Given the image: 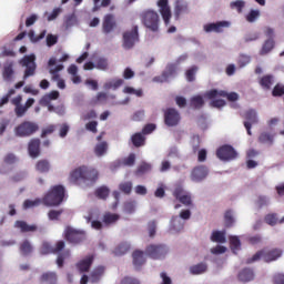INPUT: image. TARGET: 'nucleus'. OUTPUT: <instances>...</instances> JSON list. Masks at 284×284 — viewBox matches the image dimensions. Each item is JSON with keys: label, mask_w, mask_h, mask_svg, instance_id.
I'll use <instances>...</instances> for the list:
<instances>
[{"label": "nucleus", "mask_w": 284, "mask_h": 284, "mask_svg": "<svg viewBox=\"0 0 284 284\" xmlns=\"http://www.w3.org/2000/svg\"><path fill=\"white\" fill-rule=\"evenodd\" d=\"M3 161L7 165H13V163H17V155H14V153H8L3 158Z\"/></svg>", "instance_id": "052dcab7"}, {"label": "nucleus", "mask_w": 284, "mask_h": 284, "mask_svg": "<svg viewBox=\"0 0 284 284\" xmlns=\"http://www.w3.org/2000/svg\"><path fill=\"white\" fill-rule=\"evenodd\" d=\"M260 143H267L268 145H272L274 143V135L267 133V132H262L258 136Z\"/></svg>", "instance_id": "de8ad7c7"}, {"label": "nucleus", "mask_w": 284, "mask_h": 284, "mask_svg": "<svg viewBox=\"0 0 284 284\" xmlns=\"http://www.w3.org/2000/svg\"><path fill=\"white\" fill-rule=\"evenodd\" d=\"M149 236L154 237L156 235V222L152 221L148 224Z\"/></svg>", "instance_id": "69168bd1"}, {"label": "nucleus", "mask_w": 284, "mask_h": 284, "mask_svg": "<svg viewBox=\"0 0 284 284\" xmlns=\"http://www.w3.org/2000/svg\"><path fill=\"white\" fill-rule=\"evenodd\" d=\"M274 45H275L274 39H267L263 43L262 49L260 50L261 57H265V54H270V51L274 50Z\"/></svg>", "instance_id": "72a5a7b5"}, {"label": "nucleus", "mask_w": 284, "mask_h": 284, "mask_svg": "<svg viewBox=\"0 0 284 284\" xmlns=\"http://www.w3.org/2000/svg\"><path fill=\"white\" fill-rule=\"evenodd\" d=\"M95 196L105 201L110 196V189L108 186H100L95 190Z\"/></svg>", "instance_id": "79ce46f5"}, {"label": "nucleus", "mask_w": 284, "mask_h": 284, "mask_svg": "<svg viewBox=\"0 0 284 284\" xmlns=\"http://www.w3.org/2000/svg\"><path fill=\"white\" fill-rule=\"evenodd\" d=\"M223 28H230V22L220 21L215 23H207L204 26L206 32H223Z\"/></svg>", "instance_id": "5701e85b"}, {"label": "nucleus", "mask_w": 284, "mask_h": 284, "mask_svg": "<svg viewBox=\"0 0 284 284\" xmlns=\"http://www.w3.org/2000/svg\"><path fill=\"white\" fill-rule=\"evenodd\" d=\"M131 143L134 148H143L145 145V135L143 133H135L131 136Z\"/></svg>", "instance_id": "2f4dec72"}, {"label": "nucleus", "mask_w": 284, "mask_h": 284, "mask_svg": "<svg viewBox=\"0 0 284 284\" xmlns=\"http://www.w3.org/2000/svg\"><path fill=\"white\" fill-rule=\"evenodd\" d=\"M21 101H23L22 95H17L11 100L12 105H14V114L18 116V119H21V116H26V112H28V109L26 105L21 104Z\"/></svg>", "instance_id": "a211bd4d"}, {"label": "nucleus", "mask_w": 284, "mask_h": 284, "mask_svg": "<svg viewBox=\"0 0 284 284\" xmlns=\"http://www.w3.org/2000/svg\"><path fill=\"white\" fill-rule=\"evenodd\" d=\"M14 227H17L18 230H20L23 234L28 233V232H37V230H39V227L37 226V224H28V222L26 221H16L14 223Z\"/></svg>", "instance_id": "b1692460"}, {"label": "nucleus", "mask_w": 284, "mask_h": 284, "mask_svg": "<svg viewBox=\"0 0 284 284\" xmlns=\"http://www.w3.org/2000/svg\"><path fill=\"white\" fill-rule=\"evenodd\" d=\"M103 274H105V267L104 266H97L90 274V282L91 283H99L101 278L103 277Z\"/></svg>", "instance_id": "393cba45"}, {"label": "nucleus", "mask_w": 284, "mask_h": 284, "mask_svg": "<svg viewBox=\"0 0 284 284\" xmlns=\"http://www.w3.org/2000/svg\"><path fill=\"white\" fill-rule=\"evenodd\" d=\"M32 250H33L32 244L28 240H24L20 244V252L22 256H28L29 254H32Z\"/></svg>", "instance_id": "e433bc0d"}, {"label": "nucleus", "mask_w": 284, "mask_h": 284, "mask_svg": "<svg viewBox=\"0 0 284 284\" xmlns=\"http://www.w3.org/2000/svg\"><path fill=\"white\" fill-rule=\"evenodd\" d=\"M176 70H178L176 64H174V63L168 64L165 70L159 78L161 83H165V82L170 81V79H172V77H176Z\"/></svg>", "instance_id": "412c9836"}, {"label": "nucleus", "mask_w": 284, "mask_h": 284, "mask_svg": "<svg viewBox=\"0 0 284 284\" xmlns=\"http://www.w3.org/2000/svg\"><path fill=\"white\" fill-rule=\"evenodd\" d=\"M216 156L221 161H234L239 156V153H236V150H234V146L230 144L222 145L216 151Z\"/></svg>", "instance_id": "9b49d317"}, {"label": "nucleus", "mask_w": 284, "mask_h": 284, "mask_svg": "<svg viewBox=\"0 0 284 284\" xmlns=\"http://www.w3.org/2000/svg\"><path fill=\"white\" fill-rule=\"evenodd\" d=\"M244 118L246 119V122H244V128L246 129L248 136H252V125L258 123V116L256 115V111H246Z\"/></svg>", "instance_id": "dca6fc26"}, {"label": "nucleus", "mask_w": 284, "mask_h": 284, "mask_svg": "<svg viewBox=\"0 0 284 284\" xmlns=\"http://www.w3.org/2000/svg\"><path fill=\"white\" fill-rule=\"evenodd\" d=\"M169 250L165 244H151L145 248L146 256H150V258H154L155 261L159 258H165Z\"/></svg>", "instance_id": "6e6552de"}, {"label": "nucleus", "mask_w": 284, "mask_h": 284, "mask_svg": "<svg viewBox=\"0 0 284 284\" xmlns=\"http://www.w3.org/2000/svg\"><path fill=\"white\" fill-rule=\"evenodd\" d=\"M184 12H187V3L181 4L180 1H176L175 8H174L175 20L179 21V19H181V14H184Z\"/></svg>", "instance_id": "f704fd0d"}, {"label": "nucleus", "mask_w": 284, "mask_h": 284, "mask_svg": "<svg viewBox=\"0 0 284 284\" xmlns=\"http://www.w3.org/2000/svg\"><path fill=\"white\" fill-rule=\"evenodd\" d=\"M231 8L232 10H237V12H243V9L245 8V1L243 0H236V1H233L231 2Z\"/></svg>", "instance_id": "6e6d98bb"}, {"label": "nucleus", "mask_w": 284, "mask_h": 284, "mask_svg": "<svg viewBox=\"0 0 284 284\" xmlns=\"http://www.w3.org/2000/svg\"><path fill=\"white\" fill-rule=\"evenodd\" d=\"M272 97H284V84L277 83L272 90Z\"/></svg>", "instance_id": "5fc2aeb1"}, {"label": "nucleus", "mask_w": 284, "mask_h": 284, "mask_svg": "<svg viewBox=\"0 0 284 284\" xmlns=\"http://www.w3.org/2000/svg\"><path fill=\"white\" fill-rule=\"evenodd\" d=\"M120 284H141V282L134 277H124Z\"/></svg>", "instance_id": "774afa93"}, {"label": "nucleus", "mask_w": 284, "mask_h": 284, "mask_svg": "<svg viewBox=\"0 0 284 284\" xmlns=\"http://www.w3.org/2000/svg\"><path fill=\"white\" fill-rule=\"evenodd\" d=\"M63 64H58L54 68H51L49 70V74H51V79L52 81H57L58 82V88L60 90H65V80L61 79V74H59V72H61V70H63Z\"/></svg>", "instance_id": "f3484780"}, {"label": "nucleus", "mask_w": 284, "mask_h": 284, "mask_svg": "<svg viewBox=\"0 0 284 284\" xmlns=\"http://www.w3.org/2000/svg\"><path fill=\"white\" fill-rule=\"evenodd\" d=\"M36 170L40 174H45L50 172V162L48 160H40L36 163Z\"/></svg>", "instance_id": "473e14b6"}, {"label": "nucleus", "mask_w": 284, "mask_h": 284, "mask_svg": "<svg viewBox=\"0 0 284 284\" xmlns=\"http://www.w3.org/2000/svg\"><path fill=\"white\" fill-rule=\"evenodd\" d=\"M196 72H199V67L193 65L185 72L186 80L192 83L196 79Z\"/></svg>", "instance_id": "a18cd8bd"}, {"label": "nucleus", "mask_w": 284, "mask_h": 284, "mask_svg": "<svg viewBox=\"0 0 284 284\" xmlns=\"http://www.w3.org/2000/svg\"><path fill=\"white\" fill-rule=\"evenodd\" d=\"M213 243H225V232L214 231L211 235Z\"/></svg>", "instance_id": "c03bdc74"}, {"label": "nucleus", "mask_w": 284, "mask_h": 284, "mask_svg": "<svg viewBox=\"0 0 284 284\" xmlns=\"http://www.w3.org/2000/svg\"><path fill=\"white\" fill-rule=\"evenodd\" d=\"M40 283L57 284V273L45 272L40 277Z\"/></svg>", "instance_id": "7c9ffc66"}, {"label": "nucleus", "mask_w": 284, "mask_h": 284, "mask_svg": "<svg viewBox=\"0 0 284 284\" xmlns=\"http://www.w3.org/2000/svg\"><path fill=\"white\" fill-rule=\"evenodd\" d=\"M95 68L98 70H108V60L105 58H100L95 63Z\"/></svg>", "instance_id": "680f3d73"}, {"label": "nucleus", "mask_w": 284, "mask_h": 284, "mask_svg": "<svg viewBox=\"0 0 284 284\" xmlns=\"http://www.w3.org/2000/svg\"><path fill=\"white\" fill-rule=\"evenodd\" d=\"M139 43V26H133L131 31H125L122 34V48L132 50Z\"/></svg>", "instance_id": "423d86ee"}, {"label": "nucleus", "mask_w": 284, "mask_h": 284, "mask_svg": "<svg viewBox=\"0 0 284 284\" xmlns=\"http://www.w3.org/2000/svg\"><path fill=\"white\" fill-rule=\"evenodd\" d=\"M99 125L98 121H91L85 124V129L89 130V132H92L93 134H97L99 130H97V126Z\"/></svg>", "instance_id": "0e129e2a"}, {"label": "nucleus", "mask_w": 284, "mask_h": 284, "mask_svg": "<svg viewBox=\"0 0 284 284\" xmlns=\"http://www.w3.org/2000/svg\"><path fill=\"white\" fill-rule=\"evenodd\" d=\"M130 252V244L122 243L114 250L115 256H123V254H128Z\"/></svg>", "instance_id": "49530a36"}, {"label": "nucleus", "mask_w": 284, "mask_h": 284, "mask_svg": "<svg viewBox=\"0 0 284 284\" xmlns=\"http://www.w3.org/2000/svg\"><path fill=\"white\" fill-rule=\"evenodd\" d=\"M173 196L176 199V201H180V203H182V205H185L186 207H190V205H192V195L185 192V190H183L181 186L174 189Z\"/></svg>", "instance_id": "2eb2a0df"}, {"label": "nucleus", "mask_w": 284, "mask_h": 284, "mask_svg": "<svg viewBox=\"0 0 284 284\" xmlns=\"http://www.w3.org/2000/svg\"><path fill=\"white\" fill-rule=\"evenodd\" d=\"M14 135L19 139H28L39 132V124L32 121H22L13 129Z\"/></svg>", "instance_id": "39448f33"}, {"label": "nucleus", "mask_w": 284, "mask_h": 284, "mask_svg": "<svg viewBox=\"0 0 284 284\" xmlns=\"http://www.w3.org/2000/svg\"><path fill=\"white\" fill-rule=\"evenodd\" d=\"M229 241H230L232 252L236 254L237 250H241V240L239 239V236L234 235V236H230Z\"/></svg>", "instance_id": "a19ab883"}, {"label": "nucleus", "mask_w": 284, "mask_h": 284, "mask_svg": "<svg viewBox=\"0 0 284 284\" xmlns=\"http://www.w3.org/2000/svg\"><path fill=\"white\" fill-rule=\"evenodd\" d=\"M237 278L241 283H250V281H254V271L244 268L239 273Z\"/></svg>", "instance_id": "a878e982"}, {"label": "nucleus", "mask_w": 284, "mask_h": 284, "mask_svg": "<svg viewBox=\"0 0 284 284\" xmlns=\"http://www.w3.org/2000/svg\"><path fill=\"white\" fill-rule=\"evenodd\" d=\"M134 267H141L145 263V253L143 251H135L132 254Z\"/></svg>", "instance_id": "c85d7f7f"}, {"label": "nucleus", "mask_w": 284, "mask_h": 284, "mask_svg": "<svg viewBox=\"0 0 284 284\" xmlns=\"http://www.w3.org/2000/svg\"><path fill=\"white\" fill-rule=\"evenodd\" d=\"M265 223H267V225L274 226L278 223V217H276V214L272 213V214H267L264 217Z\"/></svg>", "instance_id": "4d7b16f0"}, {"label": "nucleus", "mask_w": 284, "mask_h": 284, "mask_svg": "<svg viewBox=\"0 0 284 284\" xmlns=\"http://www.w3.org/2000/svg\"><path fill=\"white\" fill-rule=\"evenodd\" d=\"M142 26L151 32H159V13L154 10H144L140 13Z\"/></svg>", "instance_id": "20e7f679"}, {"label": "nucleus", "mask_w": 284, "mask_h": 284, "mask_svg": "<svg viewBox=\"0 0 284 284\" xmlns=\"http://www.w3.org/2000/svg\"><path fill=\"white\" fill-rule=\"evenodd\" d=\"M152 170V164H150V163H148V162H142L139 166H138V169H136V171H135V174L138 175V176H141V175H143V174H148V172H150Z\"/></svg>", "instance_id": "4c0bfd02"}, {"label": "nucleus", "mask_w": 284, "mask_h": 284, "mask_svg": "<svg viewBox=\"0 0 284 284\" xmlns=\"http://www.w3.org/2000/svg\"><path fill=\"white\" fill-rule=\"evenodd\" d=\"M203 105H205V100H203V97L194 95L190 99V106L193 108V110H201Z\"/></svg>", "instance_id": "c756f323"}, {"label": "nucleus", "mask_w": 284, "mask_h": 284, "mask_svg": "<svg viewBox=\"0 0 284 284\" xmlns=\"http://www.w3.org/2000/svg\"><path fill=\"white\" fill-rule=\"evenodd\" d=\"M69 132H70V125H68V123H63L60 125L59 136L61 139H65Z\"/></svg>", "instance_id": "bf43d9fd"}, {"label": "nucleus", "mask_w": 284, "mask_h": 284, "mask_svg": "<svg viewBox=\"0 0 284 284\" xmlns=\"http://www.w3.org/2000/svg\"><path fill=\"white\" fill-rule=\"evenodd\" d=\"M65 199V186L58 184L50 187V190L42 197L43 205L47 207H59Z\"/></svg>", "instance_id": "f03ea898"}, {"label": "nucleus", "mask_w": 284, "mask_h": 284, "mask_svg": "<svg viewBox=\"0 0 284 284\" xmlns=\"http://www.w3.org/2000/svg\"><path fill=\"white\" fill-rule=\"evenodd\" d=\"M59 38L54 34L47 36V45L48 48H52V45H57Z\"/></svg>", "instance_id": "e2e57ef3"}, {"label": "nucleus", "mask_w": 284, "mask_h": 284, "mask_svg": "<svg viewBox=\"0 0 284 284\" xmlns=\"http://www.w3.org/2000/svg\"><path fill=\"white\" fill-rule=\"evenodd\" d=\"M36 61H37V55H34L33 53L30 55H24L20 60V65H22V68H26L23 79L34 77V74L37 72V62Z\"/></svg>", "instance_id": "0eeeda50"}, {"label": "nucleus", "mask_w": 284, "mask_h": 284, "mask_svg": "<svg viewBox=\"0 0 284 284\" xmlns=\"http://www.w3.org/2000/svg\"><path fill=\"white\" fill-rule=\"evenodd\" d=\"M99 179V171L94 168L90 166H79L78 169H74L69 176L70 183H73L74 185H79L81 181H90L91 183H95Z\"/></svg>", "instance_id": "f257e3e1"}, {"label": "nucleus", "mask_w": 284, "mask_h": 284, "mask_svg": "<svg viewBox=\"0 0 284 284\" xmlns=\"http://www.w3.org/2000/svg\"><path fill=\"white\" fill-rule=\"evenodd\" d=\"M63 214V209L61 210H51L48 213L49 221H59V217Z\"/></svg>", "instance_id": "864d4df0"}, {"label": "nucleus", "mask_w": 284, "mask_h": 284, "mask_svg": "<svg viewBox=\"0 0 284 284\" xmlns=\"http://www.w3.org/2000/svg\"><path fill=\"white\" fill-rule=\"evenodd\" d=\"M64 239L65 241H68V243L78 245V243H83V241H85V231H78L73 227L68 226L64 231Z\"/></svg>", "instance_id": "1a4fd4ad"}, {"label": "nucleus", "mask_w": 284, "mask_h": 284, "mask_svg": "<svg viewBox=\"0 0 284 284\" xmlns=\"http://www.w3.org/2000/svg\"><path fill=\"white\" fill-rule=\"evenodd\" d=\"M181 123V113L174 108H168L164 111V124L168 128H176Z\"/></svg>", "instance_id": "9d476101"}, {"label": "nucleus", "mask_w": 284, "mask_h": 284, "mask_svg": "<svg viewBox=\"0 0 284 284\" xmlns=\"http://www.w3.org/2000/svg\"><path fill=\"white\" fill-rule=\"evenodd\" d=\"M207 272V264L200 263L190 267V273L193 275L205 274Z\"/></svg>", "instance_id": "c9c22d12"}, {"label": "nucleus", "mask_w": 284, "mask_h": 284, "mask_svg": "<svg viewBox=\"0 0 284 284\" xmlns=\"http://www.w3.org/2000/svg\"><path fill=\"white\" fill-rule=\"evenodd\" d=\"M40 203H43V199H36V200H26L23 202V209L24 210H30V207H37L39 206Z\"/></svg>", "instance_id": "8fccbe9b"}, {"label": "nucleus", "mask_w": 284, "mask_h": 284, "mask_svg": "<svg viewBox=\"0 0 284 284\" xmlns=\"http://www.w3.org/2000/svg\"><path fill=\"white\" fill-rule=\"evenodd\" d=\"M108 152V142L98 143L94 148V154L97 156H103Z\"/></svg>", "instance_id": "37998d69"}, {"label": "nucleus", "mask_w": 284, "mask_h": 284, "mask_svg": "<svg viewBox=\"0 0 284 284\" xmlns=\"http://www.w3.org/2000/svg\"><path fill=\"white\" fill-rule=\"evenodd\" d=\"M119 219L120 216L116 213H105L103 215V223H105V225H112V223H116Z\"/></svg>", "instance_id": "ea45409f"}, {"label": "nucleus", "mask_w": 284, "mask_h": 284, "mask_svg": "<svg viewBox=\"0 0 284 284\" xmlns=\"http://www.w3.org/2000/svg\"><path fill=\"white\" fill-rule=\"evenodd\" d=\"M206 178H207L206 166L200 165V166H195L192 170L191 180L194 181L195 183H201V181H203Z\"/></svg>", "instance_id": "6ab92c4d"}, {"label": "nucleus", "mask_w": 284, "mask_h": 284, "mask_svg": "<svg viewBox=\"0 0 284 284\" xmlns=\"http://www.w3.org/2000/svg\"><path fill=\"white\" fill-rule=\"evenodd\" d=\"M14 62H7L3 67L2 77L4 81H12L14 77Z\"/></svg>", "instance_id": "bb28decb"}, {"label": "nucleus", "mask_w": 284, "mask_h": 284, "mask_svg": "<svg viewBox=\"0 0 284 284\" xmlns=\"http://www.w3.org/2000/svg\"><path fill=\"white\" fill-rule=\"evenodd\" d=\"M65 258H70V250L63 251L58 254L57 265L58 267H62L63 263H65Z\"/></svg>", "instance_id": "09e8293b"}, {"label": "nucleus", "mask_w": 284, "mask_h": 284, "mask_svg": "<svg viewBox=\"0 0 284 284\" xmlns=\"http://www.w3.org/2000/svg\"><path fill=\"white\" fill-rule=\"evenodd\" d=\"M92 263H94V255H89L84 257L83 260H80L75 267L80 274H83L85 272H90V268L92 267Z\"/></svg>", "instance_id": "aec40b11"}, {"label": "nucleus", "mask_w": 284, "mask_h": 284, "mask_svg": "<svg viewBox=\"0 0 284 284\" xmlns=\"http://www.w3.org/2000/svg\"><path fill=\"white\" fill-rule=\"evenodd\" d=\"M261 17V11L258 10H251L248 12V14H246V21L248 23H254V21H256V19H258Z\"/></svg>", "instance_id": "3c124183"}, {"label": "nucleus", "mask_w": 284, "mask_h": 284, "mask_svg": "<svg viewBox=\"0 0 284 284\" xmlns=\"http://www.w3.org/2000/svg\"><path fill=\"white\" fill-rule=\"evenodd\" d=\"M282 254L283 251H281L280 248H263L261 251H257L251 258H247L246 263L247 265H250L251 263H256V261H261V258H263L265 263H272V261L281 258Z\"/></svg>", "instance_id": "7ed1b4c3"}, {"label": "nucleus", "mask_w": 284, "mask_h": 284, "mask_svg": "<svg viewBox=\"0 0 284 284\" xmlns=\"http://www.w3.org/2000/svg\"><path fill=\"white\" fill-rule=\"evenodd\" d=\"M29 154L32 159H37L41 154V140L32 139L28 145Z\"/></svg>", "instance_id": "4be33fe9"}, {"label": "nucleus", "mask_w": 284, "mask_h": 284, "mask_svg": "<svg viewBox=\"0 0 284 284\" xmlns=\"http://www.w3.org/2000/svg\"><path fill=\"white\" fill-rule=\"evenodd\" d=\"M206 97L212 100V99H216L219 97H222L224 99H227V101H239V93L236 92H231V93H227L226 91H223V90H216V89H213L211 91H207L206 92Z\"/></svg>", "instance_id": "4468645a"}, {"label": "nucleus", "mask_w": 284, "mask_h": 284, "mask_svg": "<svg viewBox=\"0 0 284 284\" xmlns=\"http://www.w3.org/2000/svg\"><path fill=\"white\" fill-rule=\"evenodd\" d=\"M156 130V124L150 123L142 129V134H152Z\"/></svg>", "instance_id": "338daca9"}, {"label": "nucleus", "mask_w": 284, "mask_h": 284, "mask_svg": "<svg viewBox=\"0 0 284 284\" xmlns=\"http://www.w3.org/2000/svg\"><path fill=\"white\" fill-rule=\"evenodd\" d=\"M224 223L226 227H232L234 225V215H232V211H226L224 214Z\"/></svg>", "instance_id": "603ef678"}, {"label": "nucleus", "mask_w": 284, "mask_h": 284, "mask_svg": "<svg viewBox=\"0 0 284 284\" xmlns=\"http://www.w3.org/2000/svg\"><path fill=\"white\" fill-rule=\"evenodd\" d=\"M258 83L263 90H272V85H274V77L272 74L263 75Z\"/></svg>", "instance_id": "cd10ccee"}, {"label": "nucleus", "mask_w": 284, "mask_h": 284, "mask_svg": "<svg viewBox=\"0 0 284 284\" xmlns=\"http://www.w3.org/2000/svg\"><path fill=\"white\" fill-rule=\"evenodd\" d=\"M116 17L112 13H108L103 17L102 20V32L103 34H111V32H114L116 30Z\"/></svg>", "instance_id": "f8f14e48"}, {"label": "nucleus", "mask_w": 284, "mask_h": 284, "mask_svg": "<svg viewBox=\"0 0 284 284\" xmlns=\"http://www.w3.org/2000/svg\"><path fill=\"white\" fill-rule=\"evenodd\" d=\"M132 187H133V184H132V181H126V182H121L119 184V190L120 192H122V194H132Z\"/></svg>", "instance_id": "58836bf2"}, {"label": "nucleus", "mask_w": 284, "mask_h": 284, "mask_svg": "<svg viewBox=\"0 0 284 284\" xmlns=\"http://www.w3.org/2000/svg\"><path fill=\"white\" fill-rule=\"evenodd\" d=\"M158 8L165 26H170V20L172 19V9L170 8V2L168 0H159Z\"/></svg>", "instance_id": "ddd939ff"}, {"label": "nucleus", "mask_w": 284, "mask_h": 284, "mask_svg": "<svg viewBox=\"0 0 284 284\" xmlns=\"http://www.w3.org/2000/svg\"><path fill=\"white\" fill-rule=\"evenodd\" d=\"M41 254H54V246L50 245L48 242H44L41 247Z\"/></svg>", "instance_id": "13d9d810"}]
</instances>
